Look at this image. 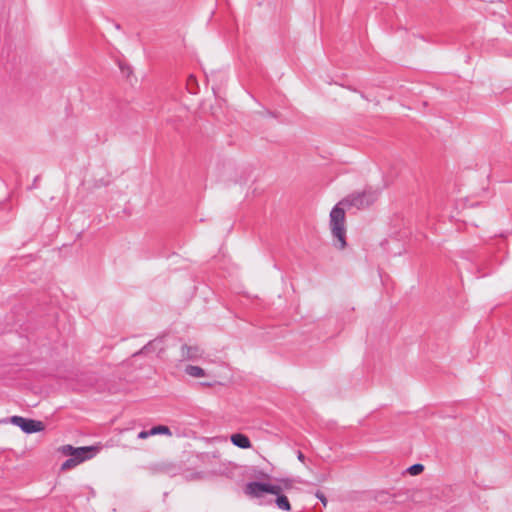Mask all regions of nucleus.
<instances>
[{"label":"nucleus","instance_id":"obj_1","mask_svg":"<svg viewBox=\"0 0 512 512\" xmlns=\"http://www.w3.org/2000/svg\"><path fill=\"white\" fill-rule=\"evenodd\" d=\"M377 192L373 190H365L363 192L353 193L338 204H336L330 212V228L332 235L339 242V248L346 247V229H345V207H355L363 209L377 200Z\"/></svg>","mask_w":512,"mask_h":512},{"label":"nucleus","instance_id":"obj_2","mask_svg":"<svg viewBox=\"0 0 512 512\" xmlns=\"http://www.w3.org/2000/svg\"><path fill=\"white\" fill-rule=\"evenodd\" d=\"M281 485L252 481L244 487V493L251 498H261L265 493L278 495L282 493Z\"/></svg>","mask_w":512,"mask_h":512},{"label":"nucleus","instance_id":"obj_3","mask_svg":"<svg viewBox=\"0 0 512 512\" xmlns=\"http://www.w3.org/2000/svg\"><path fill=\"white\" fill-rule=\"evenodd\" d=\"M10 422L21 428V430L27 434L41 432L45 428L43 422L21 416H12Z\"/></svg>","mask_w":512,"mask_h":512},{"label":"nucleus","instance_id":"obj_4","mask_svg":"<svg viewBox=\"0 0 512 512\" xmlns=\"http://www.w3.org/2000/svg\"><path fill=\"white\" fill-rule=\"evenodd\" d=\"M230 439H231V442L239 448L248 449L251 447V442H250L249 438L242 433H235V434L231 435Z\"/></svg>","mask_w":512,"mask_h":512},{"label":"nucleus","instance_id":"obj_5","mask_svg":"<svg viewBox=\"0 0 512 512\" xmlns=\"http://www.w3.org/2000/svg\"><path fill=\"white\" fill-rule=\"evenodd\" d=\"M201 355V351L197 346H182V357L186 359H196Z\"/></svg>","mask_w":512,"mask_h":512},{"label":"nucleus","instance_id":"obj_6","mask_svg":"<svg viewBox=\"0 0 512 512\" xmlns=\"http://www.w3.org/2000/svg\"><path fill=\"white\" fill-rule=\"evenodd\" d=\"M73 458H83V461L88 460L94 456V448L93 447H79L75 449Z\"/></svg>","mask_w":512,"mask_h":512},{"label":"nucleus","instance_id":"obj_7","mask_svg":"<svg viewBox=\"0 0 512 512\" xmlns=\"http://www.w3.org/2000/svg\"><path fill=\"white\" fill-rule=\"evenodd\" d=\"M185 372L191 376V377H195V378H199V377H204L205 376V371L204 369H202L201 367L199 366H194V365H188L186 368H185Z\"/></svg>","mask_w":512,"mask_h":512},{"label":"nucleus","instance_id":"obj_8","mask_svg":"<svg viewBox=\"0 0 512 512\" xmlns=\"http://www.w3.org/2000/svg\"><path fill=\"white\" fill-rule=\"evenodd\" d=\"M276 496H277L276 505L278 506V508L281 510H284V511H290L291 506H290L288 498L285 495H282L281 493Z\"/></svg>","mask_w":512,"mask_h":512},{"label":"nucleus","instance_id":"obj_9","mask_svg":"<svg viewBox=\"0 0 512 512\" xmlns=\"http://www.w3.org/2000/svg\"><path fill=\"white\" fill-rule=\"evenodd\" d=\"M82 462H83V458L70 457L62 463L61 470L66 471V470L72 469Z\"/></svg>","mask_w":512,"mask_h":512},{"label":"nucleus","instance_id":"obj_10","mask_svg":"<svg viewBox=\"0 0 512 512\" xmlns=\"http://www.w3.org/2000/svg\"><path fill=\"white\" fill-rule=\"evenodd\" d=\"M152 436L154 435H167V436H171L172 435V432L170 430V428L168 426H165V425H158V426H154L151 428V433Z\"/></svg>","mask_w":512,"mask_h":512},{"label":"nucleus","instance_id":"obj_11","mask_svg":"<svg viewBox=\"0 0 512 512\" xmlns=\"http://www.w3.org/2000/svg\"><path fill=\"white\" fill-rule=\"evenodd\" d=\"M424 470V466L422 464H414L408 468V472L411 475H418Z\"/></svg>","mask_w":512,"mask_h":512},{"label":"nucleus","instance_id":"obj_12","mask_svg":"<svg viewBox=\"0 0 512 512\" xmlns=\"http://www.w3.org/2000/svg\"><path fill=\"white\" fill-rule=\"evenodd\" d=\"M76 448H74L73 446L71 445H64L61 447V452L66 455V456H72L74 455V453L76 452L75 451Z\"/></svg>","mask_w":512,"mask_h":512},{"label":"nucleus","instance_id":"obj_13","mask_svg":"<svg viewBox=\"0 0 512 512\" xmlns=\"http://www.w3.org/2000/svg\"><path fill=\"white\" fill-rule=\"evenodd\" d=\"M156 344H157V341L149 342L146 346L143 347V349L141 350V353H144V354L149 353L151 350L154 349Z\"/></svg>","mask_w":512,"mask_h":512},{"label":"nucleus","instance_id":"obj_14","mask_svg":"<svg viewBox=\"0 0 512 512\" xmlns=\"http://www.w3.org/2000/svg\"><path fill=\"white\" fill-rule=\"evenodd\" d=\"M150 433H151V429H150V430H148V431H145V430H144V431H141V432H139V434H138V438H139V439H146V438H148V437L152 436V434H150Z\"/></svg>","mask_w":512,"mask_h":512},{"label":"nucleus","instance_id":"obj_15","mask_svg":"<svg viewBox=\"0 0 512 512\" xmlns=\"http://www.w3.org/2000/svg\"><path fill=\"white\" fill-rule=\"evenodd\" d=\"M317 497L321 500V502L325 505L326 504V498L323 494H317Z\"/></svg>","mask_w":512,"mask_h":512},{"label":"nucleus","instance_id":"obj_16","mask_svg":"<svg viewBox=\"0 0 512 512\" xmlns=\"http://www.w3.org/2000/svg\"><path fill=\"white\" fill-rule=\"evenodd\" d=\"M304 458H305V457H304L303 453L299 451V452H298V459H299L300 461H302V462H303V461H304Z\"/></svg>","mask_w":512,"mask_h":512},{"label":"nucleus","instance_id":"obj_17","mask_svg":"<svg viewBox=\"0 0 512 512\" xmlns=\"http://www.w3.org/2000/svg\"><path fill=\"white\" fill-rule=\"evenodd\" d=\"M8 421L7 420H0V423H7Z\"/></svg>","mask_w":512,"mask_h":512}]
</instances>
